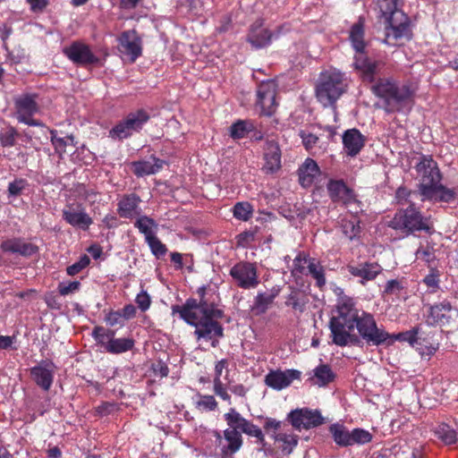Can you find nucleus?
Wrapping results in <instances>:
<instances>
[{
    "label": "nucleus",
    "mask_w": 458,
    "mask_h": 458,
    "mask_svg": "<svg viewBox=\"0 0 458 458\" xmlns=\"http://www.w3.org/2000/svg\"><path fill=\"white\" fill-rule=\"evenodd\" d=\"M381 69L376 71L373 81H365L371 84L372 94L381 100V108L387 114L410 111L415 103L418 86L410 81L401 82L392 76L377 78Z\"/></svg>",
    "instance_id": "obj_1"
},
{
    "label": "nucleus",
    "mask_w": 458,
    "mask_h": 458,
    "mask_svg": "<svg viewBox=\"0 0 458 458\" xmlns=\"http://www.w3.org/2000/svg\"><path fill=\"white\" fill-rule=\"evenodd\" d=\"M414 169L419 180L418 191L422 201L450 203L454 200L456 192L441 183L443 176L432 156L421 155Z\"/></svg>",
    "instance_id": "obj_2"
},
{
    "label": "nucleus",
    "mask_w": 458,
    "mask_h": 458,
    "mask_svg": "<svg viewBox=\"0 0 458 458\" xmlns=\"http://www.w3.org/2000/svg\"><path fill=\"white\" fill-rule=\"evenodd\" d=\"M172 313L179 314L180 318L195 327L194 335L209 337L210 327L214 330L215 322L224 317V311L208 300L198 301L193 298L186 300L182 305L172 306Z\"/></svg>",
    "instance_id": "obj_3"
},
{
    "label": "nucleus",
    "mask_w": 458,
    "mask_h": 458,
    "mask_svg": "<svg viewBox=\"0 0 458 458\" xmlns=\"http://www.w3.org/2000/svg\"><path fill=\"white\" fill-rule=\"evenodd\" d=\"M359 317V310L351 299L337 303L329 320L330 337L334 344L344 347L360 344V337L353 334Z\"/></svg>",
    "instance_id": "obj_4"
},
{
    "label": "nucleus",
    "mask_w": 458,
    "mask_h": 458,
    "mask_svg": "<svg viewBox=\"0 0 458 458\" xmlns=\"http://www.w3.org/2000/svg\"><path fill=\"white\" fill-rule=\"evenodd\" d=\"M401 0H377L380 17L385 19L384 43L397 46L402 39H410V19L399 8Z\"/></svg>",
    "instance_id": "obj_5"
},
{
    "label": "nucleus",
    "mask_w": 458,
    "mask_h": 458,
    "mask_svg": "<svg viewBox=\"0 0 458 458\" xmlns=\"http://www.w3.org/2000/svg\"><path fill=\"white\" fill-rule=\"evenodd\" d=\"M364 37V21L360 18L357 22L352 24L349 32V40L355 50L352 65L362 81H371L376 71L378 68H383L386 63L381 59H372L367 55L365 51L367 43Z\"/></svg>",
    "instance_id": "obj_6"
},
{
    "label": "nucleus",
    "mask_w": 458,
    "mask_h": 458,
    "mask_svg": "<svg viewBox=\"0 0 458 458\" xmlns=\"http://www.w3.org/2000/svg\"><path fill=\"white\" fill-rule=\"evenodd\" d=\"M387 225L404 236L414 234L417 232H425L431 235L435 232L430 217L423 216L414 203H411L405 208L398 209Z\"/></svg>",
    "instance_id": "obj_7"
},
{
    "label": "nucleus",
    "mask_w": 458,
    "mask_h": 458,
    "mask_svg": "<svg viewBox=\"0 0 458 458\" xmlns=\"http://www.w3.org/2000/svg\"><path fill=\"white\" fill-rule=\"evenodd\" d=\"M348 88L345 74L331 69L322 72L315 87L318 101L324 106H335L336 101L346 92Z\"/></svg>",
    "instance_id": "obj_8"
},
{
    "label": "nucleus",
    "mask_w": 458,
    "mask_h": 458,
    "mask_svg": "<svg viewBox=\"0 0 458 458\" xmlns=\"http://www.w3.org/2000/svg\"><path fill=\"white\" fill-rule=\"evenodd\" d=\"M38 94L35 92H24L13 98L15 117L19 123L29 126L39 128V132L47 140L48 127L40 120L34 119L33 116L39 112Z\"/></svg>",
    "instance_id": "obj_9"
},
{
    "label": "nucleus",
    "mask_w": 458,
    "mask_h": 458,
    "mask_svg": "<svg viewBox=\"0 0 458 458\" xmlns=\"http://www.w3.org/2000/svg\"><path fill=\"white\" fill-rule=\"evenodd\" d=\"M355 327L359 332L360 337L368 345H385L386 341L389 338V333L385 331L383 327H378L374 316L366 311H362L360 314Z\"/></svg>",
    "instance_id": "obj_10"
},
{
    "label": "nucleus",
    "mask_w": 458,
    "mask_h": 458,
    "mask_svg": "<svg viewBox=\"0 0 458 458\" xmlns=\"http://www.w3.org/2000/svg\"><path fill=\"white\" fill-rule=\"evenodd\" d=\"M134 226L144 235L145 242L157 259H160L166 254L168 250L165 244L156 235L158 225L153 218L148 216H140L136 219Z\"/></svg>",
    "instance_id": "obj_11"
},
{
    "label": "nucleus",
    "mask_w": 458,
    "mask_h": 458,
    "mask_svg": "<svg viewBox=\"0 0 458 458\" xmlns=\"http://www.w3.org/2000/svg\"><path fill=\"white\" fill-rule=\"evenodd\" d=\"M287 420L298 431L318 428L326 422L319 410L308 407L292 410L287 414Z\"/></svg>",
    "instance_id": "obj_12"
},
{
    "label": "nucleus",
    "mask_w": 458,
    "mask_h": 458,
    "mask_svg": "<svg viewBox=\"0 0 458 458\" xmlns=\"http://www.w3.org/2000/svg\"><path fill=\"white\" fill-rule=\"evenodd\" d=\"M229 275L234 284L244 290L256 288L259 284L256 263L240 261L231 267Z\"/></svg>",
    "instance_id": "obj_13"
},
{
    "label": "nucleus",
    "mask_w": 458,
    "mask_h": 458,
    "mask_svg": "<svg viewBox=\"0 0 458 458\" xmlns=\"http://www.w3.org/2000/svg\"><path fill=\"white\" fill-rule=\"evenodd\" d=\"M327 191L331 201L349 208L355 204L360 207L361 201L354 190L349 187L343 179H329L327 182Z\"/></svg>",
    "instance_id": "obj_14"
},
{
    "label": "nucleus",
    "mask_w": 458,
    "mask_h": 458,
    "mask_svg": "<svg viewBox=\"0 0 458 458\" xmlns=\"http://www.w3.org/2000/svg\"><path fill=\"white\" fill-rule=\"evenodd\" d=\"M121 58L133 64L142 55V40L135 30L123 31L118 38Z\"/></svg>",
    "instance_id": "obj_15"
},
{
    "label": "nucleus",
    "mask_w": 458,
    "mask_h": 458,
    "mask_svg": "<svg viewBox=\"0 0 458 458\" xmlns=\"http://www.w3.org/2000/svg\"><path fill=\"white\" fill-rule=\"evenodd\" d=\"M149 119L148 112L144 109L129 113L122 122L116 124V137L121 140L131 137L133 132H139Z\"/></svg>",
    "instance_id": "obj_16"
},
{
    "label": "nucleus",
    "mask_w": 458,
    "mask_h": 458,
    "mask_svg": "<svg viewBox=\"0 0 458 458\" xmlns=\"http://www.w3.org/2000/svg\"><path fill=\"white\" fill-rule=\"evenodd\" d=\"M276 84L273 81H262L257 89V105L260 106V114L272 116L277 108L276 101Z\"/></svg>",
    "instance_id": "obj_17"
},
{
    "label": "nucleus",
    "mask_w": 458,
    "mask_h": 458,
    "mask_svg": "<svg viewBox=\"0 0 458 458\" xmlns=\"http://www.w3.org/2000/svg\"><path fill=\"white\" fill-rule=\"evenodd\" d=\"M216 442L220 446V453L217 458H233L243 445V438L241 431L234 429H225L223 436L220 433L216 434Z\"/></svg>",
    "instance_id": "obj_18"
},
{
    "label": "nucleus",
    "mask_w": 458,
    "mask_h": 458,
    "mask_svg": "<svg viewBox=\"0 0 458 458\" xmlns=\"http://www.w3.org/2000/svg\"><path fill=\"white\" fill-rule=\"evenodd\" d=\"M55 365L50 360H42L36 366L30 369L31 380L43 391H49L55 373Z\"/></svg>",
    "instance_id": "obj_19"
},
{
    "label": "nucleus",
    "mask_w": 458,
    "mask_h": 458,
    "mask_svg": "<svg viewBox=\"0 0 458 458\" xmlns=\"http://www.w3.org/2000/svg\"><path fill=\"white\" fill-rule=\"evenodd\" d=\"M63 219L70 225L86 231L93 223L85 208L78 202L67 204L62 211Z\"/></svg>",
    "instance_id": "obj_20"
},
{
    "label": "nucleus",
    "mask_w": 458,
    "mask_h": 458,
    "mask_svg": "<svg viewBox=\"0 0 458 458\" xmlns=\"http://www.w3.org/2000/svg\"><path fill=\"white\" fill-rule=\"evenodd\" d=\"M64 55L73 64L86 66L96 64L98 59L89 47L81 41H74L63 49Z\"/></svg>",
    "instance_id": "obj_21"
},
{
    "label": "nucleus",
    "mask_w": 458,
    "mask_h": 458,
    "mask_svg": "<svg viewBox=\"0 0 458 458\" xmlns=\"http://www.w3.org/2000/svg\"><path fill=\"white\" fill-rule=\"evenodd\" d=\"M263 26L264 19L259 18L250 25L247 34V42L256 49L268 47L272 43L274 38L273 31L264 28Z\"/></svg>",
    "instance_id": "obj_22"
},
{
    "label": "nucleus",
    "mask_w": 458,
    "mask_h": 458,
    "mask_svg": "<svg viewBox=\"0 0 458 458\" xmlns=\"http://www.w3.org/2000/svg\"><path fill=\"white\" fill-rule=\"evenodd\" d=\"M0 249L4 253L19 254L24 258H30L39 252L38 245L27 242L21 237H13L2 241Z\"/></svg>",
    "instance_id": "obj_23"
},
{
    "label": "nucleus",
    "mask_w": 458,
    "mask_h": 458,
    "mask_svg": "<svg viewBox=\"0 0 458 458\" xmlns=\"http://www.w3.org/2000/svg\"><path fill=\"white\" fill-rule=\"evenodd\" d=\"M301 371L297 369L271 370L265 377V383L275 390H282L289 386L292 382L301 377Z\"/></svg>",
    "instance_id": "obj_24"
},
{
    "label": "nucleus",
    "mask_w": 458,
    "mask_h": 458,
    "mask_svg": "<svg viewBox=\"0 0 458 458\" xmlns=\"http://www.w3.org/2000/svg\"><path fill=\"white\" fill-rule=\"evenodd\" d=\"M451 302L445 300L441 302L429 305L426 315V322L428 326H445L449 324L452 311Z\"/></svg>",
    "instance_id": "obj_25"
},
{
    "label": "nucleus",
    "mask_w": 458,
    "mask_h": 458,
    "mask_svg": "<svg viewBox=\"0 0 458 458\" xmlns=\"http://www.w3.org/2000/svg\"><path fill=\"white\" fill-rule=\"evenodd\" d=\"M302 260H304L305 263H308L309 273L311 276V277L316 281V286L319 289H323L327 284L324 267L316 259H307L306 257L301 258V255L299 254L293 259V265L295 267V269L301 273L302 272V267L300 266V264Z\"/></svg>",
    "instance_id": "obj_26"
},
{
    "label": "nucleus",
    "mask_w": 458,
    "mask_h": 458,
    "mask_svg": "<svg viewBox=\"0 0 458 458\" xmlns=\"http://www.w3.org/2000/svg\"><path fill=\"white\" fill-rule=\"evenodd\" d=\"M342 140L346 155L352 157L359 155L366 143V137L356 128L346 130Z\"/></svg>",
    "instance_id": "obj_27"
},
{
    "label": "nucleus",
    "mask_w": 458,
    "mask_h": 458,
    "mask_svg": "<svg viewBox=\"0 0 458 458\" xmlns=\"http://www.w3.org/2000/svg\"><path fill=\"white\" fill-rule=\"evenodd\" d=\"M347 270L354 277L360 278V283L365 284L373 281L382 272V267L377 262H362L358 265H348Z\"/></svg>",
    "instance_id": "obj_28"
},
{
    "label": "nucleus",
    "mask_w": 458,
    "mask_h": 458,
    "mask_svg": "<svg viewBox=\"0 0 458 458\" xmlns=\"http://www.w3.org/2000/svg\"><path fill=\"white\" fill-rule=\"evenodd\" d=\"M141 199L136 193L125 194L122 197L118 203V213L120 216L124 218L140 217L141 209L140 203Z\"/></svg>",
    "instance_id": "obj_29"
},
{
    "label": "nucleus",
    "mask_w": 458,
    "mask_h": 458,
    "mask_svg": "<svg viewBox=\"0 0 458 458\" xmlns=\"http://www.w3.org/2000/svg\"><path fill=\"white\" fill-rule=\"evenodd\" d=\"M165 164V161L151 156L148 160H139L131 163L133 174L138 177L155 174L158 173Z\"/></svg>",
    "instance_id": "obj_30"
},
{
    "label": "nucleus",
    "mask_w": 458,
    "mask_h": 458,
    "mask_svg": "<svg viewBox=\"0 0 458 458\" xmlns=\"http://www.w3.org/2000/svg\"><path fill=\"white\" fill-rule=\"evenodd\" d=\"M308 294L296 287H290V293L285 296L284 305L291 308L294 312L303 313L309 303Z\"/></svg>",
    "instance_id": "obj_31"
},
{
    "label": "nucleus",
    "mask_w": 458,
    "mask_h": 458,
    "mask_svg": "<svg viewBox=\"0 0 458 458\" xmlns=\"http://www.w3.org/2000/svg\"><path fill=\"white\" fill-rule=\"evenodd\" d=\"M319 173L320 170L316 161L307 158L298 170L301 185L304 188L310 187Z\"/></svg>",
    "instance_id": "obj_32"
},
{
    "label": "nucleus",
    "mask_w": 458,
    "mask_h": 458,
    "mask_svg": "<svg viewBox=\"0 0 458 458\" xmlns=\"http://www.w3.org/2000/svg\"><path fill=\"white\" fill-rule=\"evenodd\" d=\"M280 289L273 287L268 293H258L254 298L252 311L256 315L265 314L279 295Z\"/></svg>",
    "instance_id": "obj_33"
},
{
    "label": "nucleus",
    "mask_w": 458,
    "mask_h": 458,
    "mask_svg": "<svg viewBox=\"0 0 458 458\" xmlns=\"http://www.w3.org/2000/svg\"><path fill=\"white\" fill-rule=\"evenodd\" d=\"M264 157L268 170L277 171L281 167V149L275 140H267L264 150Z\"/></svg>",
    "instance_id": "obj_34"
},
{
    "label": "nucleus",
    "mask_w": 458,
    "mask_h": 458,
    "mask_svg": "<svg viewBox=\"0 0 458 458\" xmlns=\"http://www.w3.org/2000/svg\"><path fill=\"white\" fill-rule=\"evenodd\" d=\"M92 336L106 352L114 353V332L104 327H95Z\"/></svg>",
    "instance_id": "obj_35"
},
{
    "label": "nucleus",
    "mask_w": 458,
    "mask_h": 458,
    "mask_svg": "<svg viewBox=\"0 0 458 458\" xmlns=\"http://www.w3.org/2000/svg\"><path fill=\"white\" fill-rule=\"evenodd\" d=\"M271 437L279 444V448L284 455L291 454L299 443V437L293 433L279 432L272 434Z\"/></svg>",
    "instance_id": "obj_36"
},
{
    "label": "nucleus",
    "mask_w": 458,
    "mask_h": 458,
    "mask_svg": "<svg viewBox=\"0 0 458 458\" xmlns=\"http://www.w3.org/2000/svg\"><path fill=\"white\" fill-rule=\"evenodd\" d=\"M313 373L309 380L318 386H326L335 378V374L328 364H319L313 369Z\"/></svg>",
    "instance_id": "obj_37"
},
{
    "label": "nucleus",
    "mask_w": 458,
    "mask_h": 458,
    "mask_svg": "<svg viewBox=\"0 0 458 458\" xmlns=\"http://www.w3.org/2000/svg\"><path fill=\"white\" fill-rule=\"evenodd\" d=\"M329 432L337 445L341 447L352 445L351 431L344 425L334 423L329 426Z\"/></svg>",
    "instance_id": "obj_38"
},
{
    "label": "nucleus",
    "mask_w": 458,
    "mask_h": 458,
    "mask_svg": "<svg viewBox=\"0 0 458 458\" xmlns=\"http://www.w3.org/2000/svg\"><path fill=\"white\" fill-rule=\"evenodd\" d=\"M419 335V327H413L411 330L401 332L398 334H389V338L386 341L385 345L389 346L392 345L395 341L399 342H407L411 346H414L418 344Z\"/></svg>",
    "instance_id": "obj_39"
},
{
    "label": "nucleus",
    "mask_w": 458,
    "mask_h": 458,
    "mask_svg": "<svg viewBox=\"0 0 458 458\" xmlns=\"http://www.w3.org/2000/svg\"><path fill=\"white\" fill-rule=\"evenodd\" d=\"M434 434L445 445H454L458 440L455 429L446 423L438 424L434 429Z\"/></svg>",
    "instance_id": "obj_40"
},
{
    "label": "nucleus",
    "mask_w": 458,
    "mask_h": 458,
    "mask_svg": "<svg viewBox=\"0 0 458 458\" xmlns=\"http://www.w3.org/2000/svg\"><path fill=\"white\" fill-rule=\"evenodd\" d=\"M224 418L228 425V429L238 430L242 434L248 420L242 417L239 411L231 408L228 412L225 413Z\"/></svg>",
    "instance_id": "obj_41"
},
{
    "label": "nucleus",
    "mask_w": 458,
    "mask_h": 458,
    "mask_svg": "<svg viewBox=\"0 0 458 458\" xmlns=\"http://www.w3.org/2000/svg\"><path fill=\"white\" fill-rule=\"evenodd\" d=\"M254 129L255 125L250 120H239L231 125L230 136L236 140L242 139Z\"/></svg>",
    "instance_id": "obj_42"
},
{
    "label": "nucleus",
    "mask_w": 458,
    "mask_h": 458,
    "mask_svg": "<svg viewBox=\"0 0 458 458\" xmlns=\"http://www.w3.org/2000/svg\"><path fill=\"white\" fill-rule=\"evenodd\" d=\"M233 216L242 221H249L253 214L252 205L249 202H237L233 206Z\"/></svg>",
    "instance_id": "obj_43"
},
{
    "label": "nucleus",
    "mask_w": 458,
    "mask_h": 458,
    "mask_svg": "<svg viewBox=\"0 0 458 458\" xmlns=\"http://www.w3.org/2000/svg\"><path fill=\"white\" fill-rule=\"evenodd\" d=\"M19 133L13 126H9L0 132V144L4 148H12L16 145Z\"/></svg>",
    "instance_id": "obj_44"
},
{
    "label": "nucleus",
    "mask_w": 458,
    "mask_h": 458,
    "mask_svg": "<svg viewBox=\"0 0 458 458\" xmlns=\"http://www.w3.org/2000/svg\"><path fill=\"white\" fill-rule=\"evenodd\" d=\"M372 440V435L363 428H354L351 431L352 445H365Z\"/></svg>",
    "instance_id": "obj_45"
},
{
    "label": "nucleus",
    "mask_w": 458,
    "mask_h": 458,
    "mask_svg": "<svg viewBox=\"0 0 458 458\" xmlns=\"http://www.w3.org/2000/svg\"><path fill=\"white\" fill-rule=\"evenodd\" d=\"M29 186V182L23 178H15L13 182H10L7 188L8 197H18L23 190Z\"/></svg>",
    "instance_id": "obj_46"
},
{
    "label": "nucleus",
    "mask_w": 458,
    "mask_h": 458,
    "mask_svg": "<svg viewBox=\"0 0 458 458\" xmlns=\"http://www.w3.org/2000/svg\"><path fill=\"white\" fill-rule=\"evenodd\" d=\"M199 400L196 402V408L199 411H212L216 410L217 402L213 395L199 394Z\"/></svg>",
    "instance_id": "obj_47"
},
{
    "label": "nucleus",
    "mask_w": 458,
    "mask_h": 458,
    "mask_svg": "<svg viewBox=\"0 0 458 458\" xmlns=\"http://www.w3.org/2000/svg\"><path fill=\"white\" fill-rule=\"evenodd\" d=\"M215 325L216 327H214V330H212V327H210L211 332L209 334V337L195 335L197 340L203 339L205 341H210L212 347H217L219 344V338L224 336V327L218 321L215 322Z\"/></svg>",
    "instance_id": "obj_48"
},
{
    "label": "nucleus",
    "mask_w": 458,
    "mask_h": 458,
    "mask_svg": "<svg viewBox=\"0 0 458 458\" xmlns=\"http://www.w3.org/2000/svg\"><path fill=\"white\" fill-rule=\"evenodd\" d=\"M343 233L350 240L354 239L360 233L359 222L354 221H344L342 225Z\"/></svg>",
    "instance_id": "obj_49"
},
{
    "label": "nucleus",
    "mask_w": 458,
    "mask_h": 458,
    "mask_svg": "<svg viewBox=\"0 0 458 458\" xmlns=\"http://www.w3.org/2000/svg\"><path fill=\"white\" fill-rule=\"evenodd\" d=\"M90 262L89 258L87 255H83L74 264L67 267L66 272L69 276H75L79 274L82 269L89 266Z\"/></svg>",
    "instance_id": "obj_50"
},
{
    "label": "nucleus",
    "mask_w": 458,
    "mask_h": 458,
    "mask_svg": "<svg viewBox=\"0 0 458 458\" xmlns=\"http://www.w3.org/2000/svg\"><path fill=\"white\" fill-rule=\"evenodd\" d=\"M404 289V286L403 285L402 282L396 279H392L387 281L384 294L386 295H395L397 297L400 296L401 292Z\"/></svg>",
    "instance_id": "obj_51"
},
{
    "label": "nucleus",
    "mask_w": 458,
    "mask_h": 458,
    "mask_svg": "<svg viewBox=\"0 0 458 458\" xmlns=\"http://www.w3.org/2000/svg\"><path fill=\"white\" fill-rule=\"evenodd\" d=\"M415 255L418 259H421L428 264L436 259L434 250L429 246H420L416 250Z\"/></svg>",
    "instance_id": "obj_52"
},
{
    "label": "nucleus",
    "mask_w": 458,
    "mask_h": 458,
    "mask_svg": "<svg viewBox=\"0 0 458 458\" xmlns=\"http://www.w3.org/2000/svg\"><path fill=\"white\" fill-rule=\"evenodd\" d=\"M214 393L222 400L231 403V395L228 394L226 387L223 384L221 379L214 378Z\"/></svg>",
    "instance_id": "obj_53"
},
{
    "label": "nucleus",
    "mask_w": 458,
    "mask_h": 458,
    "mask_svg": "<svg viewBox=\"0 0 458 458\" xmlns=\"http://www.w3.org/2000/svg\"><path fill=\"white\" fill-rule=\"evenodd\" d=\"M135 301L138 305V308L142 311H147L151 305V299L149 294L142 289L140 293H139L135 298Z\"/></svg>",
    "instance_id": "obj_54"
},
{
    "label": "nucleus",
    "mask_w": 458,
    "mask_h": 458,
    "mask_svg": "<svg viewBox=\"0 0 458 458\" xmlns=\"http://www.w3.org/2000/svg\"><path fill=\"white\" fill-rule=\"evenodd\" d=\"M135 340L132 337L116 338V353H122L133 349Z\"/></svg>",
    "instance_id": "obj_55"
},
{
    "label": "nucleus",
    "mask_w": 458,
    "mask_h": 458,
    "mask_svg": "<svg viewBox=\"0 0 458 458\" xmlns=\"http://www.w3.org/2000/svg\"><path fill=\"white\" fill-rule=\"evenodd\" d=\"M300 137L302 140V144L305 147V148L309 151H311L313 148L318 144V137L312 133H307L303 131L300 132Z\"/></svg>",
    "instance_id": "obj_56"
},
{
    "label": "nucleus",
    "mask_w": 458,
    "mask_h": 458,
    "mask_svg": "<svg viewBox=\"0 0 458 458\" xmlns=\"http://www.w3.org/2000/svg\"><path fill=\"white\" fill-rule=\"evenodd\" d=\"M152 370L156 377H165L168 376L169 368L165 362L157 360L152 364Z\"/></svg>",
    "instance_id": "obj_57"
},
{
    "label": "nucleus",
    "mask_w": 458,
    "mask_h": 458,
    "mask_svg": "<svg viewBox=\"0 0 458 458\" xmlns=\"http://www.w3.org/2000/svg\"><path fill=\"white\" fill-rule=\"evenodd\" d=\"M81 284L79 281H72L68 284L61 283L58 285V292L61 295H68L71 293H73L79 290Z\"/></svg>",
    "instance_id": "obj_58"
},
{
    "label": "nucleus",
    "mask_w": 458,
    "mask_h": 458,
    "mask_svg": "<svg viewBox=\"0 0 458 458\" xmlns=\"http://www.w3.org/2000/svg\"><path fill=\"white\" fill-rule=\"evenodd\" d=\"M282 427V421L277 420L274 418H266L264 423V429L267 433L272 431V434H278L277 432Z\"/></svg>",
    "instance_id": "obj_59"
},
{
    "label": "nucleus",
    "mask_w": 458,
    "mask_h": 458,
    "mask_svg": "<svg viewBox=\"0 0 458 458\" xmlns=\"http://www.w3.org/2000/svg\"><path fill=\"white\" fill-rule=\"evenodd\" d=\"M48 132L51 134V142L56 151L64 152L66 147V141L63 138L56 137V131L48 128Z\"/></svg>",
    "instance_id": "obj_60"
},
{
    "label": "nucleus",
    "mask_w": 458,
    "mask_h": 458,
    "mask_svg": "<svg viewBox=\"0 0 458 458\" xmlns=\"http://www.w3.org/2000/svg\"><path fill=\"white\" fill-rule=\"evenodd\" d=\"M137 310L134 305L127 304L120 311H116V317H123L125 319L133 318L136 316Z\"/></svg>",
    "instance_id": "obj_61"
},
{
    "label": "nucleus",
    "mask_w": 458,
    "mask_h": 458,
    "mask_svg": "<svg viewBox=\"0 0 458 458\" xmlns=\"http://www.w3.org/2000/svg\"><path fill=\"white\" fill-rule=\"evenodd\" d=\"M423 282L428 287H438V271L437 269H432L431 273L425 276Z\"/></svg>",
    "instance_id": "obj_62"
},
{
    "label": "nucleus",
    "mask_w": 458,
    "mask_h": 458,
    "mask_svg": "<svg viewBox=\"0 0 458 458\" xmlns=\"http://www.w3.org/2000/svg\"><path fill=\"white\" fill-rule=\"evenodd\" d=\"M228 365H229V361L226 359H222V360H218L215 365L214 378L221 379L223 370L226 369V371L228 372Z\"/></svg>",
    "instance_id": "obj_63"
},
{
    "label": "nucleus",
    "mask_w": 458,
    "mask_h": 458,
    "mask_svg": "<svg viewBox=\"0 0 458 458\" xmlns=\"http://www.w3.org/2000/svg\"><path fill=\"white\" fill-rule=\"evenodd\" d=\"M45 301L47 307L52 310H60L62 307V304L59 301L58 297L53 293L46 295Z\"/></svg>",
    "instance_id": "obj_64"
}]
</instances>
